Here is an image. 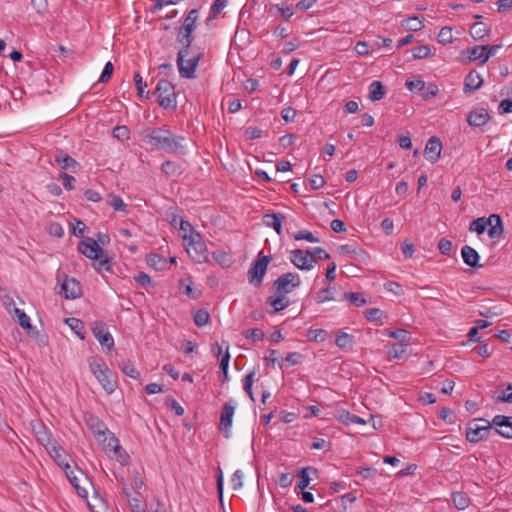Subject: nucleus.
<instances>
[{"instance_id":"nucleus-1","label":"nucleus","mask_w":512,"mask_h":512,"mask_svg":"<svg viewBox=\"0 0 512 512\" xmlns=\"http://www.w3.org/2000/svg\"><path fill=\"white\" fill-rule=\"evenodd\" d=\"M194 30L195 29L181 26L177 35V42L182 45L177 53V66L180 76L187 79H194L196 77L195 72L203 56V52H197L186 60V57L192 52L191 46L194 41Z\"/></svg>"},{"instance_id":"nucleus-2","label":"nucleus","mask_w":512,"mask_h":512,"mask_svg":"<svg viewBox=\"0 0 512 512\" xmlns=\"http://www.w3.org/2000/svg\"><path fill=\"white\" fill-rule=\"evenodd\" d=\"M143 141L152 145L157 150H163L170 154H186L184 145L186 138L175 135L166 126L152 129L148 134L144 135Z\"/></svg>"},{"instance_id":"nucleus-3","label":"nucleus","mask_w":512,"mask_h":512,"mask_svg":"<svg viewBox=\"0 0 512 512\" xmlns=\"http://www.w3.org/2000/svg\"><path fill=\"white\" fill-rule=\"evenodd\" d=\"M78 251L91 260L97 261L94 266L97 270L102 268L109 271L111 259L104 256V250L99 247V243L91 237H85L84 240L78 244Z\"/></svg>"},{"instance_id":"nucleus-4","label":"nucleus","mask_w":512,"mask_h":512,"mask_svg":"<svg viewBox=\"0 0 512 512\" xmlns=\"http://www.w3.org/2000/svg\"><path fill=\"white\" fill-rule=\"evenodd\" d=\"M90 371L101 384L103 389L111 394L117 388V381L114 374L108 369L106 363L98 357L91 356L88 358Z\"/></svg>"},{"instance_id":"nucleus-5","label":"nucleus","mask_w":512,"mask_h":512,"mask_svg":"<svg viewBox=\"0 0 512 512\" xmlns=\"http://www.w3.org/2000/svg\"><path fill=\"white\" fill-rule=\"evenodd\" d=\"M63 469L72 486L76 489L80 497L86 498L88 488H93V483L88 476L78 467H71L69 463H65Z\"/></svg>"},{"instance_id":"nucleus-6","label":"nucleus","mask_w":512,"mask_h":512,"mask_svg":"<svg viewBox=\"0 0 512 512\" xmlns=\"http://www.w3.org/2000/svg\"><path fill=\"white\" fill-rule=\"evenodd\" d=\"M154 94L158 97V103L160 107L165 110L176 109L177 102L175 87L170 81L166 79H160L157 83Z\"/></svg>"},{"instance_id":"nucleus-7","label":"nucleus","mask_w":512,"mask_h":512,"mask_svg":"<svg viewBox=\"0 0 512 512\" xmlns=\"http://www.w3.org/2000/svg\"><path fill=\"white\" fill-rule=\"evenodd\" d=\"M492 429V423L486 419H473L467 424L466 439L471 443H478L487 439Z\"/></svg>"},{"instance_id":"nucleus-8","label":"nucleus","mask_w":512,"mask_h":512,"mask_svg":"<svg viewBox=\"0 0 512 512\" xmlns=\"http://www.w3.org/2000/svg\"><path fill=\"white\" fill-rule=\"evenodd\" d=\"M272 261V256H263L260 252L257 258L251 263L248 270L249 283L255 287H260L263 283V278L266 274L267 267Z\"/></svg>"},{"instance_id":"nucleus-9","label":"nucleus","mask_w":512,"mask_h":512,"mask_svg":"<svg viewBox=\"0 0 512 512\" xmlns=\"http://www.w3.org/2000/svg\"><path fill=\"white\" fill-rule=\"evenodd\" d=\"M301 285V278L299 274L294 272H287L280 275L273 282V290L275 294L287 295L293 292L296 288Z\"/></svg>"},{"instance_id":"nucleus-10","label":"nucleus","mask_w":512,"mask_h":512,"mask_svg":"<svg viewBox=\"0 0 512 512\" xmlns=\"http://www.w3.org/2000/svg\"><path fill=\"white\" fill-rule=\"evenodd\" d=\"M61 277H63V281L59 291L60 295H63L65 299H77L82 296V286L78 280L62 273L57 275L58 281Z\"/></svg>"},{"instance_id":"nucleus-11","label":"nucleus","mask_w":512,"mask_h":512,"mask_svg":"<svg viewBox=\"0 0 512 512\" xmlns=\"http://www.w3.org/2000/svg\"><path fill=\"white\" fill-rule=\"evenodd\" d=\"M290 261L295 267L305 271L311 270L317 264V259L311 256V251L307 249L292 250L290 252Z\"/></svg>"},{"instance_id":"nucleus-12","label":"nucleus","mask_w":512,"mask_h":512,"mask_svg":"<svg viewBox=\"0 0 512 512\" xmlns=\"http://www.w3.org/2000/svg\"><path fill=\"white\" fill-rule=\"evenodd\" d=\"M186 250L195 262L202 263L207 260V247L199 234L191 235Z\"/></svg>"},{"instance_id":"nucleus-13","label":"nucleus","mask_w":512,"mask_h":512,"mask_svg":"<svg viewBox=\"0 0 512 512\" xmlns=\"http://www.w3.org/2000/svg\"><path fill=\"white\" fill-rule=\"evenodd\" d=\"M14 313L18 317L19 325L26 331V333L30 337L34 338L39 345H45L47 342L46 337L40 334V332L31 325L30 318L27 314L19 308H14Z\"/></svg>"},{"instance_id":"nucleus-14","label":"nucleus","mask_w":512,"mask_h":512,"mask_svg":"<svg viewBox=\"0 0 512 512\" xmlns=\"http://www.w3.org/2000/svg\"><path fill=\"white\" fill-rule=\"evenodd\" d=\"M91 330L94 337L103 347H106L108 350H111L114 347V339L108 331V326L106 323L102 321H95L92 324Z\"/></svg>"},{"instance_id":"nucleus-15","label":"nucleus","mask_w":512,"mask_h":512,"mask_svg":"<svg viewBox=\"0 0 512 512\" xmlns=\"http://www.w3.org/2000/svg\"><path fill=\"white\" fill-rule=\"evenodd\" d=\"M234 406L230 403H225L222 407L219 429L223 433L225 438H229L231 434L232 418L234 415Z\"/></svg>"},{"instance_id":"nucleus-16","label":"nucleus","mask_w":512,"mask_h":512,"mask_svg":"<svg viewBox=\"0 0 512 512\" xmlns=\"http://www.w3.org/2000/svg\"><path fill=\"white\" fill-rule=\"evenodd\" d=\"M442 151V142L440 138L432 136L424 148V157L432 164H435L440 158Z\"/></svg>"},{"instance_id":"nucleus-17","label":"nucleus","mask_w":512,"mask_h":512,"mask_svg":"<svg viewBox=\"0 0 512 512\" xmlns=\"http://www.w3.org/2000/svg\"><path fill=\"white\" fill-rule=\"evenodd\" d=\"M492 427L495 428V432L504 438L512 439V418L504 415H496L492 420Z\"/></svg>"},{"instance_id":"nucleus-18","label":"nucleus","mask_w":512,"mask_h":512,"mask_svg":"<svg viewBox=\"0 0 512 512\" xmlns=\"http://www.w3.org/2000/svg\"><path fill=\"white\" fill-rule=\"evenodd\" d=\"M84 422L96 439H100L108 430L106 424L93 414H84Z\"/></svg>"},{"instance_id":"nucleus-19","label":"nucleus","mask_w":512,"mask_h":512,"mask_svg":"<svg viewBox=\"0 0 512 512\" xmlns=\"http://www.w3.org/2000/svg\"><path fill=\"white\" fill-rule=\"evenodd\" d=\"M490 119V115L485 108H477L469 112L467 122L472 127H481Z\"/></svg>"},{"instance_id":"nucleus-20","label":"nucleus","mask_w":512,"mask_h":512,"mask_svg":"<svg viewBox=\"0 0 512 512\" xmlns=\"http://www.w3.org/2000/svg\"><path fill=\"white\" fill-rule=\"evenodd\" d=\"M461 255L466 265L472 268H481L483 265L479 264L478 252L469 245H464L461 249Z\"/></svg>"},{"instance_id":"nucleus-21","label":"nucleus","mask_w":512,"mask_h":512,"mask_svg":"<svg viewBox=\"0 0 512 512\" xmlns=\"http://www.w3.org/2000/svg\"><path fill=\"white\" fill-rule=\"evenodd\" d=\"M483 84V79L481 75L475 71L472 70L468 73V75L465 77L464 81V92L472 93L476 90H478Z\"/></svg>"},{"instance_id":"nucleus-22","label":"nucleus","mask_w":512,"mask_h":512,"mask_svg":"<svg viewBox=\"0 0 512 512\" xmlns=\"http://www.w3.org/2000/svg\"><path fill=\"white\" fill-rule=\"evenodd\" d=\"M286 217L281 213H267L263 216L266 226L272 227L278 235L282 234V222Z\"/></svg>"},{"instance_id":"nucleus-23","label":"nucleus","mask_w":512,"mask_h":512,"mask_svg":"<svg viewBox=\"0 0 512 512\" xmlns=\"http://www.w3.org/2000/svg\"><path fill=\"white\" fill-rule=\"evenodd\" d=\"M266 304L273 307V310L270 314H276L284 309H286L290 305V301L286 298L285 295L275 294L269 296L266 299Z\"/></svg>"},{"instance_id":"nucleus-24","label":"nucleus","mask_w":512,"mask_h":512,"mask_svg":"<svg viewBox=\"0 0 512 512\" xmlns=\"http://www.w3.org/2000/svg\"><path fill=\"white\" fill-rule=\"evenodd\" d=\"M488 236L490 238H498L503 233V223L500 215L492 214L488 217Z\"/></svg>"},{"instance_id":"nucleus-25","label":"nucleus","mask_w":512,"mask_h":512,"mask_svg":"<svg viewBox=\"0 0 512 512\" xmlns=\"http://www.w3.org/2000/svg\"><path fill=\"white\" fill-rule=\"evenodd\" d=\"M54 158L55 162L59 164L63 170L76 172V168L79 166V164L74 158H72L68 154L63 153L62 151H58L55 154Z\"/></svg>"},{"instance_id":"nucleus-26","label":"nucleus","mask_w":512,"mask_h":512,"mask_svg":"<svg viewBox=\"0 0 512 512\" xmlns=\"http://www.w3.org/2000/svg\"><path fill=\"white\" fill-rule=\"evenodd\" d=\"M105 452H112L114 449L119 450V440L114 433L107 430L105 434L97 439Z\"/></svg>"},{"instance_id":"nucleus-27","label":"nucleus","mask_w":512,"mask_h":512,"mask_svg":"<svg viewBox=\"0 0 512 512\" xmlns=\"http://www.w3.org/2000/svg\"><path fill=\"white\" fill-rule=\"evenodd\" d=\"M33 431L36 435L38 442L41 445H43L46 449H49V447L56 442L52 440L43 423H37L36 425H34Z\"/></svg>"},{"instance_id":"nucleus-28","label":"nucleus","mask_w":512,"mask_h":512,"mask_svg":"<svg viewBox=\"0 0 512 512\" xmlns=\"http://www.w3.org/2000/svg\"><path fill=\"white\" fill-rule=\"evenodd\" d=\"M438 91L439 89L434 83L426 84L424 81L418 79V94H420L424 100H430L435 97Z\"/></svg>"},{"instance_id":"nucleus-29","label":"nucleus","mask_w":512,"mask_h":512,"mask_svg":"<svg viewBox=\"0 0 512 512\" xmlns=\"http://www.w3.org/2000/svg\"><path fill=\"white\" fill-rule=\"evenodd\" d=\"M309 472L317 473V469H315L314 467L308 466V467H303L298 471L297 477L300 480L296 484L297 489L303 491L309 486L310 480H311L309 477Z\"/></svg>"},{"instance_id":"nucleus-30","label":"nucleus","mask_w":512,"mask_h":512,"mask_svg":"<svg viewBox=\"0 0 512 512\" xmlns=\"http://www.w3.org/2000/svg\"><path fill=\"white\" fill-rule=\"evenodd\" d=\"M486 45H476L468 50L469 59L471 61L480 60L481 64H484L489 59V53H486Z\"/></svg>"},{"instance_id":"nucleus-31","label":"nucleus","mask_w":512,"mask_h":512,"mask_svg":"<svg viewBox=\"0 0 512 512\" xmlns=\"http://www.w3.org/2000/svg\"><path fill=\"white\" fill-rule=\"evenodd\" d=\"M386 94V88L380 81H373L369 85V98L372 101L381 100Z\"/></svg>"},{"instance_id":"nucleus-32","label":"nucleus","mask_w":512,"mask_h":512,"mask_svg":"<svg viewBox=\"0 0 512 512\" xmlns=\"http://www.w3.org/2000/svg\"><path fill=\"white\" fill-rule=\"evenodd\" d=\"M470 35L475 40H481L490 32V28L484 22H476L470 27Z\"/></svg>"},{"instance_id":"nucleus-33","label":"nucleus","mask_w":512,"mask_h":512,"mask_svg":"<svg viewBox=\"0 0 512 512\" xmlns=\"http://www.w3.org/2000/svg\"><path fill=\"white\" fill-rule=\"evenodd\" d=\"M408 344L409 343L406 342L392 344L387 352L388 356L394 359H403L406 355V348Z\"/></svg>"},{"instance_id":"nucleus-34","label":"nucleus","mask_w":512,"mask_h":512,"mask_svg":"<svg viewBox=\"0 0 512 512\" xmlns=\"http://www.w3.org/2000/svg\"><path fill=\"white\" fill-rule=\"evenodd\" d=\"M146 262L150 267H152L158 271H162L167 268L166 259L156 253L149 254L147 256Z\"/></svg>"},{"instance_id":"nucleus-35","label":"nucleus","mask_w":512,"mask_h":512,"mask_svg":"<svg viewBox=\"0 0 512 512\" xmlns=\"http://www.w3.org/2000/svg\"><path fill=\"white\" fill-rule=\"evenodd\" d=\"M353 343H354V340H353L352 335H350L346 332H343V331H339L337 333L335 344L340 349H346V350L352 349Z\"/></svg>"},{"instance_id":"nucleus-36","label":"nucleus","mask_w":512,"mask_h":512,"mask_svg":"<svg viewBox=\"0 0 512 512\" xmlns=\"http://www.w3.org/2000/svg\"><path fill=\"white\" fill-rule=\"evenodd\" d=\"M452 502L458 510H464L470 504V498L464 492H453L451 495Z\"/></svg>"},{"instance_id":"nucleus-37","label":"nucleus","mask_w":512,"mask_h":512,"mask_svg":"<svg viewBox=\"0 0 512 512\" xmlns=\"http://www.w3.org/2000/svg\"><path fill=\"white\" fill-rule=\"evenodd\" d=\"M66 323L69 325V327L75 332V334L80 338H85V329H84V323L77 318H68L66 319Z\"/></svg>"},{"instance_id":"nucleus-38","label":"nucleus","mask_w":512,"mask_h":512,"mask_svg":"<svg viewBox=\"0 0 512 512\" xmlns=\"http://www.w3.org/2000/svg\"><path fill=\"white\" fill-rule=\"evenodd\" d=\"M48 450L52 458L60 467H63L65 463H68L66 456L62 453V449L56 445V442L53 443Z\"/></svg>"},{"instance_id":"nucleus-39","label":"nucleus","mask_w":512,"mask_h":512,"mask_svg":"<svg viewBox=\"0 0 512 512\" xmlns=\"http://www.w3.org/2000/svg\"><path fill=\"white\" fill-rule=\"evenodd\" d=\"M107 205L111 206L115 211L126 212L127 205L123 202L122 198L118 195L109 194L106 199Z\"/></svg>"},{"instance_id":"nucleus-40","label":"nucleus","mask_w":512,"mask_h":512,"mask_svg":"<svg viewBox=\"0 0 512 512\" xmlns=\"http://www.w3.org/2000/svg\"><path fill=\"white\" fill-rule=\"evenodd\" d=\"M343 297L345 300L349 301L351 304L355 305L356 307H362L367 303V301L363 297L362 293L345 292Z\"/></svg>"},{"instance_id":"nucleus-41","label":"nucleus","mask_w":512,"mask_h":512,"mask_svg":"<svg viewBox=\"0 0 512 512\" xmlns=\"http://www.w3.org/2000/svg\"><path fill=\"white\" fill-rule=\"evenodd\" d=\"M134 82H135V86H136V89H137V94L140 98H146V99H149L150 98V92H146L145 93V88L147 87V83L143 82V79H142V76L140 75V73L136 72L134 74Z\"/></svg>"},{"instance_id":"nucleus-42","label":"nucleus","mask_w":512,"mask_h":512,"mask_svg":"<svg viewBox=\"0 0 512 512\" xmlns=\"http://www.w3.org/2000/svg\"><path fill=\"white\" fill-rule=\"evenodd\" d=\"M162 171L168 176H178L181 174L180 166L173 161H165L161 165Z\"/></svg>"},{"instance_id":"nucleus-43","label":"nucleus","mask_w":512,"mask_h":512,"mask_svg":"<svg viewBox=\"0 0 512 512\" xmlns=\"http://www.w3.org/2000/svg\"><path fill=\"white\" fill-rule=\"evenodd\" d=\"M303 360V355L299 352H291L288 353L287 356L279 362V367L282 369L285 363H288L290 366H294L300 364Z\"/></svg>"},{"instance_id":"nucleus-44","label":"nucleus","mask_w":512,"mask_h":512,"mask_svg":"<svg viewBox=\"0 0 512 512\" xmlns=\"http://www.w3.org/2000/svg\"><path fill=\"white\" fill-rule=\"evenodd\" d=\"M254 378H255V371H251L243 379V389L253 402L255 401L253 391H252Z\"/></svg>"},{"instance_id":"nucleus-45","label":"nucleus","mask_w":512,"mask_h":512,"mask_svg":"<svg viewBox=\"0 0 512 512\" xmlns=\"http://www.w3.org/2000/svg\"><path fill=\"white\" fill-rule=\"evenodd\" d=\"M487 224H488V218L486 219L485 217H480V218L473 220L470 223L469 230L472 232H477L478 234H482L485 232Z\"/></svg>"},{"instance_id":"nucleus-46","label":"nucleus","mask_w":512,"mask_h":512,"mask_svg":"<svg viewBox=\"0 0 512 512\" xmlns=\"http://www.w3.org/2000/svg\"><path fill=\"white\" fill-rule=\"evenodd\" d=\"M193 320L196 326L202 327L208 324L210 320L209 312L206 309H199L195 312Z\"/></svg>"},{"instance_id":"nucleus-47","label":"nucleus","mask_w":512,"mask_h":512,"mask_svg":"<svg viewBox=\"0 0 512 512\" xmlns=\"http://www.w3.org/2000/svg\"><path fill=\"white\" fill-rule=\"evenodd\" d=\"M437 38H438V42L443 45L452 43V41H453L452 28L448 27V26L442 27L438 33Z\"/></svg>"},{"instance_id":"nucleus-48","label":"nucleus","mask_w":512,"mask_h":512,"mask_svg":"<svg viewBox=\"0 0 512 512\" xmlns=\"http://www.w3.org/2000/svg\"><path fill=\"white\" fill-rule=\"evenodd\" d=\"M121 369L125 375H127L133 379L139 378L140 374L137 371V369L135 368L134 364L130 360L123 361Z\"/></svg>"},{"instance_id":"nucleus-49","label":"nucleus","mask_w":512,"mask_h":512,"mask_svg":"<svg viewBox=\"0 0 512 512\" xmlns=\"http://www.w3.org/2000/svg\"><path fill=\"white\" fill-rule=\"evenodd\" d=\"M213 259L220 264L222 267H229L231 263V258L229 254L223 251H215L212 254Z\"/></svg>"},{"instance_id":"nucleus-50","label":"nucleus","mask_w":512,"mask_h":512,"mask_svg":"<svg viewBox=\"0 0 512 512\" xmlns=\"http://www.w3.org/2000/svg\"><path fill=\"white\" fill-rule=\"evenodd\" d=\"M310 340L321 343L324 342L328 337V332L324 329H314L309 330Z\"/></svg>"},{"instance_id":"nucleus-51","label":"nucleus","mask_w":512,"mask_h":512,"mask_svg":"<svg viewBox=\"0 0 512 512\" xmlns=\"http://www.w3.org/2000/svg\"><path fill=\"white\" fill-rule=\"evenodd\" d=\"M197 20H198V10L192 9L187 13L182 26L195 29Z\"/></svg>"},{"instance_id":"nucleus-52","label":"nucleus","mask_w":512,"mask_h":512,"mask_svg":"<svg viewBox=\"0 0 512 512\" xmlns=\"http://www.w3.org/2000/svg\"><path fill=\"white\" fill-rule=\"evenodd\" d=\"M389 336L398 340V342L409 343L411 334L404 329H397L389 332Z\"/></svg>"},{"instance_id":"nucleus-53","label":"nucleus","mask_w":512,"mask_h":512,"mask_svg":"<svg viewBox=\"0 0 512 512\" xmlns=\"http://www.w3.org/2000/svg\"><path fill=\"white\" fill-rule=\"evenodd\" d=\"M293 237L296 241L306 240L311 243L319 242V239L317 237H315L313 235V233L308 230H301V231L297 232L296 234H294Z\"/></svg>"},{"instance_id":"nucleus-54","label":"nucleus","mask_w":512,"mask_h":512,"mask_svg":"<svg viewBox=\"0 0 512 512\" xmlns=\"http://www.w3.org/2000/svg\"><path fill=\"white\" fill-rule=\"evenodd\" d=\"M439 417L446 423L453 424L456 421L455 413L448 407H443L439 412Z\"/></svg>"},{"instance_id":"nucleus-55","label":"nucleus","mask_w":512,"mask_h":512,"mask_svg":"<svg viewBox=\"0 0 512 512\" xmlns=\"http://www.w3.org/2000/svg\"><path fill=\"white\" fill-rule=\"evenodd\" d=\"M331 300H335V298L332 296V288L328 287V288L320 290L317 293V296H316L317 303H324L326 301H331Z\"/></svg>"},{"instance_id":"nucleus-56","label":"nucleus","mask_w":512,"mask_h":512,"mask_svg":"<svg viewBox=\"0 0 512 512\" xmlns=\"http://www.w3.org/2000/svg\"><path fill=\"white\" fill-rule=\"evenodd\" d=\"M351 416L352 414L345 409L337 410L334 414V417L344 425L351 424Z\"/></svg>"},{"instance_id":"nucleus-57","label":"nucleus","mask_w":512,"mask_h":512,"mask_svg":"<svg viewBox=\"0 0 512 512\" xmlns=\"http://www.w3.org/2000/svg\"><path fill=\"white\" fill-rule=\"evenodd\" d=\"M384 312L378 308H370L365 311V318L369 321L381 320Z\"/></svg>"},{"instance_id":"nucleus-58","label":"nucleus","mask_w":512,"mask_h":512,"mask_svg":"<svg viewBox=\"0 0 512 512\" xmlns=\"http://www.w3.org/2000/svg\"><path fill=\"white\" fill-rule=\"evenodd\" d=\"M453 248V244L446 238H441L438 243V249L441 254L449 256Z\"/></svg>"},{"instance_id":"nucleus-59","label":"nucleus","mask_w":512,"mask_h":512,"mask_svg":"<svg viewBox=\"0 0 512 512\" xmlns=\"http://www.w3.org/2000/svg\"><path fill=\"white\" fill-rule=\"evenodd\" d=\"M113 136L119 140H127L130 137V131L126 126H117L113 129Z\"/></svg>"},{"instance_id":"nucleus-60","label":"nucleus","mask_w":512,"mask_h":512,"mask_svg":"<svg viewBox=\"0 0 512 512\" xmlns=\"http://www.w3.org/2000/svg\"><path fill=\"white\" fill-rule=\"evenodd\" d=\"M60 180H62L63 182V187L66 189V190H72L74 189V183H75V178L71 175H68L67 173L65 172H61L59 174V177H58Z\"/></svg>"},{"instance_id":"nucleus-61","label":"nucleus","mask_w":512,"mask_h":512,"mask_svg":"<svg viewBox=\"0 0 512 512\" xmlns=\"http://www.w3.org/2000/svg\"><path fill=\"white\" fill-rule=\"evenodd\" d=\"M113 70H114L113 64L110 61L107 62L105 64L102 74L99 78V82H101V83L108 82L113 74Z\"/></svg>"},{"instance_id":"nucleus-62","label":"nucleus","mask_w":512,"mask_h":512,"mask_svg":"<svg viewBox=\"0 0 512 512\" xmlns=\"http://www.w3.org/2000/svg\"><path fill=\"white\" fill-rule=\"evenodd\" d=\"M227 0H215L210 8V16L208 20L215 17L226 6Z\"/></svg>"},{"instance_id":"nucleus-63","label":"nucleus","mask_w":512,"mask_h":512,"mask_svg":"<svg viewBox=\"0 0 512 512\" xmlns=\"http://www.w3.org/2000/svg\"><path fill=\"white\" fill-rule=\"evenodd\" d=\"M497 402L512 403V384L507 386L506 390H503L496 398Z\"/></svg>"},{"instance_id":"nucleus-64","label":"nucleus","mask_w":512,"mask_h":512,"mask_svg":"<svg viewBox=\"0 0 512 512\" xmlns=\"http://www.w3.org/2000/svg\"><path fill=\"white\" fill-rule=\"evenodd\" d=\"M497 11L501 14H507L512 11V0H498Z\"/></svg>"}]
</instances>
